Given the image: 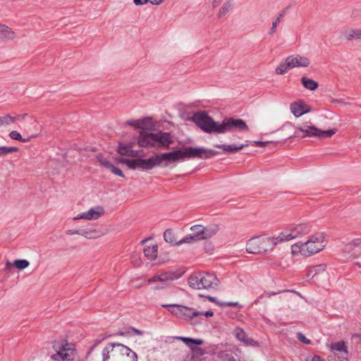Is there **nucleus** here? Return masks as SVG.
Listing matches in <instances>:
<instances>
[{
  "instance_id": "obj_62",
  "label": "nucleus",
  "mask_w": 361,
  "mask_h": 361,
  "mask_svg": "<svg viewBox=\"0 0 361 361\" xmlns=\"http://www.w3.org/2000/svg\"><path fill=\"white\" fill-rule=\"evenodd\" d=\"M312 361H323L321 357L318 355H314L312 359Z\"/></svg>"
},
{
  "instance_id": "obj_24",
  "label": "nucleus",
  "mask_w": 361,
  "mask_h": 361,
  "mask_svg": "<svg viewBox=\"0 0 361 361\" xmlns=\"http://www.w3.org/2000/svg\"><path fill=\"white\" fill-rule=\"evenodd\" d=\"M176 339L182 341L184 343H185L191 349L193 348L192 345H200L203 344V341L202 339H195L192 338L183 337V336H176Z\"/></svg>"
},
{
  "instance_id": "obj_35",
  "label": "nucleus",
  "mask_w": 361,
  "mask_h": 361,
  "mask_svg": "<svg viewBox=\"0 0 361 361\" xmlns=\"http://www.w3.org/2000/svg\"><path fill=\"white\" fill-rule=\"evenodd\" d=\"M291 69L289 62L285 61L284 63H281L275 70V72L278 75L284 74L288 70Z\"/></svg>"
},
{
  "instance_id": "obj_23",
  "label": "nucleus",
  "mask_w": 361,
  "mask_h": 361,
  "mask_svg": "<svg viewBox=\"0 0 361 361\" xmlns=\"http://www.w3.org/2000/svg\"><path fill=\"white\" fill-rule=\"evenodd\" d=\"M214 355L224 361H236L234 357V352L231 349H226L224 350H221L216 353H214Z\"/></svg>"
},
{
  "instance_id": "obj_1",
  "label": "nucleus",
  "mask_w": 361,
  "mask_h": 361,
  "mask_svg": "<svg viewBox=\"0 0 361 361\" xmlns=\"http://www.w3.org/2000/svg\"><path fill=\"white\" fill-rule=\"evenodd\" d=\"M137 143L142 147L169 148L173 143V137L170 133L160 130L151 133L143 130L140 133Z\"/></svg>"
},
{
  "instance_id": "obj_48",
  "label": "nucleus",
  "mask_w": 361,
  "mask_h": 361,
  "mask_svg": "<svg viewBox=\"0 0 361 361\" xmlns=\"http://www.w3.org/2000/svg\"><path fill=\"white\" fill-rule=\"evenodd\" d=\"M109 336H104V335H99L97 338L94 341V346L98 345L99 343H101L103 340L107 338Z\"/></svg>"
},
{
  "instance_id": "obj_36",
  "label": "nucleus",
  "mask_w": 361,
  "mask_h": 361,
  "mask_svg": "<svg viewBox=\"0 0 361 361\" xmlns=\"http://www.w3.org/2000/svg\"><path fill=\"white\" fill-rule=\"evenodd\" d=\"M126 124L128 126H133L136 128L142 129L143 130L144 128H145L146 121L144 120H142V121L133 120V121H128L126 122Z\"/></svg>"
},
{
  "instance_id": "obj_15",
  "label": "nucleus",
  "mask_w": 361,
  "mask_h": 361,
  "mask_svg": "<svg viewBox=\"0 0 361 361\" xmlns=\"http://www.w3.org/2000/svg\"><path fill=\"white\" fill-rule=\"evenodd\" d=\"M192 233L187 235L183 239L179 240L178 244L194 243L198 240H204V226L202 225H195L190 227Z\"/></svg>"
},
{
  "instance_id": "obj_21",
  "label": "nucleus",
  "mask_w": 361,
  "mask_h": 361,
  "mask_svg": "<svg viewBox=\"0 0 361 361\" xmlns=\"http://www.w3.org/2000/svg\"><path fill=\"white\" fill-rule=\"evenodd\" d=\"M247 146H248L247 144H241L239 145H219V144L214 145V147L216 148L221 149L225 152H228V153H232V154L237 152L238 151L242 149L243 148H244L245 147H247Z\"/></svg>"
},
{
  "instance_id": "obj_8",
  "label": "nucleus",
  "mask_w": 361,
  "mask_h": 361,
  "mask_svg": "<svg viewBox=\"0 0 361 361\" xmlns=\"http://www.w3.org/2000/svg\"><path fill=\"white\" fill-rule=\"evenodd\" d=\"M192 121L203 131L219 133L220 123L215 122L205 111H197L192 116Z\"/></svg>"
},
{
  "instance_id": "obj_20",
  "label": "nucleus",
  "mask_w": 361,
  "mask_h": 361,
  "mask_svg": "<svg viewBox=\"0 0 361 361\" xmlns=\"http://www.w3.org/2000/svg\"><path fill=\"white\" fill-rule=\"evenodd\" d=\"M234 335L238 341L244 343L247 345H257V342L251 338H249L244 330L240 328H235L234 329Z\"/></svg>"
},
{
  "instance_id": "obj_22",
  "label": "nucleus",
  "mask_w": 361,
  "mask_h": 361,
  "mask_svg": "<svg viewBox=\"0 0 361 361\" xmlns=\"http://www.w3.org/2000/svg\"><path fill=\"white\" fill-rule=\"evenodd\" d=\"M143 252L147 259L153 261L157 259L158 254V245L152 244L144 248Z\"/></svg>"
},
{
  "instance_id": "obj_34",
  "label": "nucleus",
  "mask_w": 361,
  "mask_h": 361,
  "mask_svg": "<svg viewBox=\"0 0 361 361\" xmlns=\"http://www.w3.org/2000/svg\"><path fill=\"white\" fill-rule=\"evenodd\" d=\"M17 121V117L6 114L4 116H0V127L5 125H9Z\"/></svg>"
},
{
  "instance_id": "obj_4",
  "label": "nucleus",
  "mask_w": 361,
  "mask_h": 361,
  "mask_svg": "<svg viewBox=\"0 0 361 361\" xmlns=\"http://www.w3.org/2000/svg\"><path fill=\"white\" fill-rule=\"evenodd\" d=\"M219 283V281L214 274L207 272L194 274L188 278L189 286L197 290H216Z\"/></svg>"
},
{
  "instance_id": "obj_61",
  "label": "nucleus",
  "mask_w": 361,
  "mask_h": 361,
  "mask_svg": "<svg viewBox=\"0 0 361 361\" xmlns=\"http://www.w3.org/2000/svg\"><path fill=\"white\" fill-rule=\"evenodd\" d=\"M133 331L135 332V334L142 336L143 335V332L139 329H136L135 328H133Z\"/></svg>"
},
{
  "instance_id": "obj_49",
  "label": "nucleus",
  "mask_w": 361,
  "mask_h": 361,
  "mask_svg": "<svg viewBox=\"0 0 361 361\" xmlns=\"http://www.w3.org/2000/svg\"><path fill=\"white\" fill-rule=\"evenodd\" d=\"M192 350L200 355H203L204 353V350L200 348H192Z\"/></svg>"
},
{
  "instance_id": "obj_53",
  "label": "nucleus",
  "mask_w": 361,
  "mask_h": 361,
  "mask_svg": "<svg viewBox=\"0 0 361 361\" xmlns=\"http://www.w3.org/2000/svg\"><path fill=\"white\" fill-rule=\"evenodd\" d=\"M202 312V314L201 316H205L207 317H212L214 315V312L212 311V310H208V311H206L205 312ZM200 315H199L198 317H200Z\"/></svg>"
},
{
  "instance_id": "obj_41",
  "label": "nucleus",
  "mask_w": 361,
  "mask_h": 361,
  "mask_svg": "<svg viewBox=\"0 0 361 361\" xmlns=\"http://www.w3.org/2000/svg\"><path fill=\"white\" fill-rule=\"evenodd\" d=\"M18 148L16 147L0 146V156L6 155L9 153L16 152Z\"/></svg>"
},
{
  "instance_id": "obj_13",
  "label": "nucleus",
  "mask_w": 361,
  "mask_h": 361,
  "mask_svg": "<svg viewBox=\"0 0 361 361\" xmlns=\"http://www.w3.org/2000/svg\"><path fill=\"white\" fill-rule=\"evenodd\" d=\"M164 307H169V310L177 317L183 318L186 320H192L194 318L202 315V312L197 311L192 307H188L179 305H163Z\"/></svg>"
},
{
  "instance_id": "obj_18",
  "label": "nucleus",
  "mask_w": 361,
  "mask_h": 361,
  "mask_svg": "<svg viewBox=\"0 0 361 361\" xmlns=\"http://www.w3.org/2000/svg\"><path fill=\"white\" fill-rule=\"evenodd\" d=\"M290 109L295 116L299 117L304 114L310 112L311 108L304 101L299 99L290 104Z\"/></svg>"
},
{
  "instance_id": "obj_43",
  "label": "nucleus",
  "mask_w": 361,
  "mask_h": 361,
  "mask_svg": "<svg viewBox=\"0 0 361 361\" xmlns=\"http://www.w3.org/2000/svg\"><path fill=\"white\" fill-rule=\"evenodd\" d=\"M297 338L302 343L307 344V345L311 343V341L310 339L307 338L305 336V335L302 334V333H298Z\"/></svg>"
},
{
  "instance_id": "obj_64",
  "label": "nucleus",
  "mask_w": 361,
  "mask_h": 361,
  "mask_svg": "<svg viewBox=\"0 0 361 361\" xmlns=\"http://www.w3.org/2000/svg\"><path fill=\"white\" fill-rule=\"evenodd\" d=\"M357 39H361V29H357Z\"/></svg>"
},
{
  "instance_id": "obj_12",
  "label": "nucleus",
  "mask_w": 361,
  "mask_h": 361,
  "mask_svg": "<svg viewBox=\"0 0 361 361\" xmlns=\"http://www.w3.org/2000/svg\"><path fill=\"white\" fill-rule=\"evenodd\" d=\"M119 162L126 164L130 169H137L142 171H149L156 167L154 156L146 159L141 158L134 159L121 158Z\"/></svg>"
},
{
  "instance_id": "obj_45",
  "label": "nucleus",
  "mask_w": 361,
  "mask_h": 361,
  "mask_svg": "<svg viewBox=\"0 0 361 361\" xmlns=\"http://www.w3.org/2000/svg\"><path fill=\"white\" fill-rule=\"evenodd\" d=\"M326 268L325 264H319L313 267L312 270H310V273L314 272V275L316 274V273L318 271H324Z\"/></svg>"
},
{
  "instance_id": "obj_42",
  "label": "nucleus",
  "mask_w": 361,
  "mask_h": 361,
  "mask_svg": "<svg viewBox=\"0 0 361 361\" xmlns=\"http://www.w3.org/2000/svg\"><path fill=\"white\" fill-rule=\"evenodd\" d=\"M97 161L105 168L107 167V166L109 164V161L106 160L102 154H97Z\"/></svg>"
},
{
  "instance_id": "obj_30",
  "label": "nucleus",
  "mask_w": 361,
  "mask_h": 361,
  "mask_svg": "<svg viewBox=\"0 0 361 361\" xmlns=\"http://www.w3.org/2000/svg\"><path fill=\"white\" fill-rule=\"evenodd\" d=\"M164 238L166 242L170 243H174L175 245H179L178 244L179 241H177L176 238V235L172 229H166L164 233Z\"/></svg>"
},
{
  "instance_id": "obj_27",
  "label": "nucleus",
  "mask_w": 361,
  "mask_h": 361,
  "mask_svg": "<svg viewBox=\"0 0 361 361\" xmlns=\"http://www.w3.org/2000/svg\"><path fill=\"white\" fill-rule=\"evenodd\" d=\"M301 82L306 89L311 91L317 90L319 86L316 81L305 76L302 77Z\"/></svg>"
},
{
  "instance_id": "obj_16",
  "label": "nucleus",
  "mask_w": 361,
  "mask_h": 361,
  "mask_svg": "<svg viewBox=\"0 0 361 361\" xmlns=\"http://www.w3.org/2000/svg\"><path fill=\"white\" fill-rule=\"evenodd\" d=\"M343 251L346 255H350L353 259L361 257V238H357L345 244Z\"/></svg>"
},
{
  "instance_id": "obj_10",
  "label": "nucleus",
  "mask_w": 361,
  "mask_h": 361,
  "mask_svg": "<svg viewBox=\"0 0 361 361\" xmlns=\"http://www.w3.org/2000/svg\"><path fill=\"white\" fill-rule=\"evenodd\" d=\"M181 149L183 160L195 158L207 159L219 154L217 151L203 147H183Z\"/></svg>"
},
{
  "instance_id": "obj_40",
  "label": "nucleus",
  "mask_w": 361,
  "mask_h": 361,
  "mask_svg": "<svg viewBox=\"0 0 361 361\" xmlns=\"http://www.w3.org/2000/svg\"><path fill=\"white\" fill-rule=\"evenodd\" d=\"M161 282H165L167 281H173L176 279V274L173 272H164L160 274Z\"/></svg>"
},
{
  "instance_id": "obj_2",
  "label": "nucleus",
  "mask_w": 361,
  "mask_h": 361,
  "mask_svg": "<svg viewBox=\"0 0 361 361\" xmlns=\"http://www.w3.org/2000/svg\"><path fill=\"white\" fill-rule=\"evenodd\" d=\"M103 361H137V354L126 345L109 343L102 350Z\"/></svg>"
},
{
  "instance_id": "obj_63",
  "label": "nucleus",
  "mask_w": 361,
  "mask_h": 361,
  "mask_svg": "<svg viewBox=\"0 0 361 361\" xmlns=\"http://www.w3.org/2000/svg\"><path fill=\"white\" fill-rule=\"evenodd\" d=\"M27 114H20V115H18L17 116V120H21V119H23Z\"/></svg>"
},
{
  "instance_id": "obj_52",
  "label": "nucleus",
  "mask_w": 361,
  "mask_h": 361,
  "mask_svg": "<svg viewBox=\"0 0 361 361\" xmlns=\"http://www.w3.org/2000/svg\"><path fill=\"white\" fill-rule=\"evenodd\" d=\"M268 142H263V141H255V145L258 147H265Z\"/></svg>"
},
{
  "instance_id": "obj_39",
  "label": "nucleus",
  "mask_w": 361,
  "mask_h": 361,
  "mask_svg": "<svg viewBox=\"0 0 361 361\" xmlns=\"http://www.w3.org/2000/svg\"><path fill=\"white\" fill-rule=\"evenodd\" d=\"M30 262L27 259H16L13 262V265L19 270H23L27 268Z\"/></svg>"
},
{
  "instance_id": "obj_58",
  "label": "nucleus",
  "mask_w": 361,
  "mask_h": 361,
  "mask_svg": "<svg viewBox=\"0 0 361 361\" xmlns=\"http://www.w3.org/2000/svg\"><path fill=\"white\" fill-rule=\"evenodd\" d=\"M335 102L342 104V105H350V103L344 102L343 99H336Z\"/></svg>"
},
{
  "instance_id": "obj_19",
  "label": "nucleus",
  "mask_w": 361,
  "mask_h": 361,
  "mask_svg": "<svg viewBox=\"0 0 361 361\" xmlns=\"http://www.w3.org/2000/svg\"><path fill=\"white\" fill-rule=\"evenodd\" d=\"M16 37V35L11 27L0 23V41H12Z\"/></svg>"
},
{
  "instance_id": "obj_14",
  "label": "nucleus",
  "mask_w": 361,
  "mask_h": 361,
  "mask_svg": "<svg viewBox=\"0 0 361 361\" xmlns=\"http://www.w3.org/2000/svg\"><path fill=\"white\" fill-rule=\"evenodd\" d=\"M154 159L156 166H160L164 162V165L166 166L169 163L176 162L180 160L183 161L182 149H177L166 153L156 154L154 155Z\"/></svg>"
},
{
  "instance_id": "obj_60",
  "label": "nucleus",
  "mask_w": 361,
  "mask_h": 361,
  "mask_svg": "<svg viewBox=\"0 0 361 361\" xmlns=\"http://www.w3.org/2000/svg\"><path fill=\"white\" fill-rule=\"evenodd\" d=\"M221 1H222V0H214V1H212V6H213V7H216V6H218L221 4Z\"/></svg>"
},
{
  "instance_id": "obj_7",
  "label": "nucleus",
  "mask_w": 361,
  "mask_h": 361,
  "mask_svg": "<svg viewBox=\"0 0 361 361\" xmlns=\"http://www.w3.org/2000/svg\"><path fill=\"white\" fill-rule=\"evenodd\" d=\"M305 243L304 256L310 257L322 251L326 245L324 233L312 235Z\"/></svg>"
},
{
  "instance_id": "obj_26",
  "label": "nucleus",
  "mask_w": 361,
  "mask_h": 361,
  "mask_svg": "<svg viewBox=\"0 0 361 361\" xmlns=\"http://www.w3.org/2000/svg\"><path fill=\"white\" fill-rule=\"evenodd\" d=\"M219 230L217 224H212L207 227H204V240L208 239L214 235Z\"/></svg>"
},
{
  "instance_id": "obj_50",
  "label": "nucleus",
  "mask_w": 361,
  "mask_h": 361,
  "mask_svg": "<svg viewBox=\"0 0 361 361\" xmlns=\"http://www.w3.org/2000/svg\"><path fill=\"white\" fill-rule=\"evenodd\" d=\"M157 281H160V282H161V276H160V274H159V275L154 276H153L152 278H151V279H149V283H154V282H157Z\"/></svg>"
},
{
  "instance_id": "obj_32",
  "label": "nucleus",
  "mask_w": 361,
  "mask_h": 361,
  "mask_svg": "<svg viewBox=\"0 0 361 361\" xmlns=\"http://www.w3.org/2000/svg\"><path fill=\"white\" fill-rule=\"evenodd\" d=\"M80 235L88 238V239H94L97 238L98 235V232L96 230L93 229H81Z\"/></svg>"
},
{
  "instance_id": "obj_59",
  "label": "nucleus",
  "mask_w": 361,
  "mask_h": 361,
  "mask_svg": "<svg viewBox=\"0 0 361 361\" xmlns=\"http://www.w3.org/2000/svg\"><path fill=\"white\" fill-rule=\"evenodd\" d=\"M207 298L209 300V301H212L213 302H215L216 304H218L219 305V303H221L220 302H218L215 298L214 297H212V296H207Z\"/></svg>"
},
{
  "instance_id": "obj_47",
  "label": "nucleus",
  "mask_w": 361,
  "mask_h": 361,
  "mask_svg": "<svg viewBox=\"0 0 361 361\" xmlns=\"http://www.w3.org/2000/svg\"><path fill=\"white\" fill-rule=\"evenodd\" d=\"M219 306L221 307H236L238 306V302H223L219 303Z\"/></svg>"
},
{
  "instance_id": "obj_33",
  "label": "nucleus",
  "mask_w": 361,
  "mask_h": 361,
  "mask_svg": "<svg viewBox=\"0 0 361 361\" xmlns=\"http://www.w3.org/2000/svg\"><path fill=\"white\" fill-rule=\"evenodd\" d=\"M231 7H232L231 0H227L223 4V6L221 7L219 12L218 13V17L221 18V17L225 16L226 13H228V11L231 8Z\"/></svg>"
},
{
  "instance_id": "obj_5",
  "label": "nucleus",
  "mask_w": 361,
  "mask_h": 361,
  "mask_svg": "<svg viewBox=\"0 0 361 361\" xmlns=\"http://www.w3.org/2000/svg\"><path fill=\"white\" fill-rule=\"evenodd\" d=\"M310 231L311 226L307 223L293 224L288 225L277 237L281 243L301 238L308 234Z\"/></svg>"
},
{
  "instance_id": "obj_46",
  "label": "nucleus",
  "mask_w": 361,
  "mask_h": 361,
  "mask_svg": "<svg viewBox=\"0 0 361 361\" xmlns=\"http://www.w3.org/2000/svg\"><path fill=\"white\" fill-rule=\"evenodd\" d=\"M78 219H87L90 220V218L88 215L87 212L82 213L78 214L77 216L73 218V220H78Z\"/></svg>"
},
{
  "instance_id": "obj_3",
  "label": "nucleus",
  "mask_w": 361,
  "mask_h": 361,
  "mask_svg": "<svg viewBox=\"0 0 361 361\" xmlns=\"http://www.w3.org/2000/svg\"><path fill=\"white\" fill-rule=\"evenodd\" d=\"M279 243L278 237L256 236L246 243V250L251 254L266 253Z\"/></svg>"
},
{
  "instance_id": "obj_37",
  "label": "nucleus",
  "mask_w": 361,
  "mask_h": 361,
  "mask_svg": "<svg viewBox=\"0 0 361 361\" xmlns=\"http://www.w3.org/2000/svg\"><path fill=\"white\" fill-rule=\"evenodd\" d=\"M9 137L12 139V140H18V141H20V142H27L30 140V138L28 137V138H23L21 135L16 130H13L11 131L10 133H9Z\"/></svg>"
},
{
  "instance_id": "obj_6",
  "label": "nucleus",
  "mask_w": 361,
  "mask_h": 361,
  "mask_svg": "<svg viewBox=\"0 0 361 361\" xmlns=\"http://www.w3.org/2000/svg\"><path fill=\"white\" fill-rule=\"evenodd\" d=\"M295 137H331L336 132V129H330L322 130L312 125L303 123L295 127Z\"/></svg>"
},
{
  "instance_id": "obj_38",
  "label": "nucleus",
  "mask_w": 361,
  "mask_h": 361,
  "mask_svg": "<svg viewBox=\"0 0 361 361\" xmlns=\"http://www.w3.org/2000/svg\"><path fill=\"white\" fill-rule=\"evenodd\" d=\"M303 248L305 247V243H295L291 246L292 253L295 255L298 253H300L302 256H304Z\"/></svg>"
},
{
  "instance_id": "obj_54",
  "label": "nucleus",
  "mask_w": 361,
  "mask_h": 361,
  "mask_svg": "<svg viewBox=\"0 0 361 361\" xmlns=\"http://www.w3.org/2000/svg\"><path fill=\"white\" fill-rule=\"evenodd\" d=\"M114 174H116L120 177H122V178L125 177L123 171L119 168H117L116 170H115Z\"/></svg>"
},
{
  "instance_id": "obj_44",
  "label": "nucleus",
  "mask_w": 361,
  "mask_h": 361,
  "mask_svg": "<svg viewBox=\"0 0 361 361\" xmlns=\"http://www.w3.org/2000/svg\"><path fill=\"white\" fill-rule=\"evenodd\" d=\"M345 343L341 341V342H337L336 343L334 344L333 345V348L334 350H337V351H343L345 350Z\"/></svg>"
},
{
  "instance_id": "obj_9",
  "label": "nucleus",
  "mask_w": 361,
  "mask_h": 361,
  "mask_svg": "<svg viewBox=\"0 0 361 361\" xmlns=\"http://www.w3.org/2000/svg\"><path fill=\"white\" fill-rule=\"evenodd\" d=\"M53 347L57 353L51 356L52 359L56 360V356H59L62 361H78L76 359L77 353L73 344L66 341L62 343L55 342Z\"/></svg>"
},
{
  "instance_id": "obj_56",
  "label": "nucleus",
  "mask_w": 361,
  "mask_h": 361,
  "mask_svg": "<svg viewBox=\"0 0 361 361\" xmlns=\"http://www.w3.org/2000/svg\"><path fill=\"white\" fill-rule=\"evenodd\" d=\"M106 169H108L109 171H111L113 173H114L115 170H116L117 167H116L112 164L109 163V164L107 166Z\"/></svg>"
},
{
  "instance_id": "obj_28",
  "label": "nucleus",
  "mask_w": 361,
  "mask_h": 361,
  "mask_svg": "<svg viewBox=\"0 0 361 361\" xmlns=\"http://www.w3.org/2000/svg\"><path fill=\"white\" fill-rule=\"evenodd\" d=\"M118 152L123 156L135 157L137 153L132 149V146L129 145H119Z\"/></svg>"
},
{
  "instance_id": "obj_17",
  "label": "nucleus",
  "mask_w": 361,
  "mask_h": 361,
  "mask_svg": "<svg viewBox=\"0 0 361 361\" xmlns=\"http://www.w3.org/2000/svg\"><path fill=\"white\" fill-rule=\"evenodd\" d=\"M286 61L289 62L291 69L297 67H308L310 64V60L305 56L300 55H291L286 58Z\"/></svg>"
},
{
  "instance_id": "obj_51",
  "label": "nucleus",
  "mask_w": 361,
  "mask_h": 361,
  "mask_svg": "<svg viewBox=\"0 0 361 361\" xmlns=\"http://www.w3.org/2000/svg\"><path fill=\"white\" fill-rule=\"evenodd\" d=\"M80 233H81V229H79V230H68L66 231V233L68 234V235H75V234L80 235Z\"/></svg>"
},
{
  "instance_id": "obj_29",
  "label": "nucleus",
  "mask_w": 361,
  "mask_h": 361,
  "mask_svg": "<svg viewBox=\"0 0 361 361\" xmlns=\"http://www.w3.org/2000/svg\"><path fill=\"white\" fill-rule=\"evenodd\" d=\"M288 10V7L283 8L281 12L278 15V16L274 19V20L273 21L272 23V26L270 29V30L269 31V35H273L276 31V27H277V25L279 23H281L283 16L285 15V13H286Z\"/></svg>"
},
{
  "instance_id": "obj_55",
  "label": "nucleus",
  "mask_w": 361,
  "mask_h": 361,
  "mask_svg": "<svg viewBox=\"0 0 361 361\" xmlns=\"http://www.w3.org/2000/svg\"><path fill=\"white\" fill-rule=\"evenodd\" d=\"M11 268H12L11 262H10L8 260H7L6 262V266H5L4 269L6 271H11Z\"/></svg>"
},
{
  "instance_id": "obj_11",
  "label": "nucleus",
  "mask_w": 361,
  "mask_h": 361,
  "mask_svg": "<svg viewBox=\"0 0 361 361\" xmlns=\"http://www.w3.org/2000/svg\"><path fill=\"white\" fill-rule=\"evenodd\" d=\"M249 128L246 123L240 118L233 117L225 118L220 123L219 133H224L229 131H248Z\"/></svg>"
},
{
  "instance_id": "obj_31",
  "label": "nucleus",
  "mask_w": 361,
  "mask_h": 361,
  "mask_svg": "<svg viewBox=\"0 0 361 361\" xmlns=\"http://www.w3.org/2000/svg\"><path fill=\"white\" fill-rule=\"evenodd\" d=\"M357 28H351L343 32V35L348 41L357 39Z\"/></svg>"
},
{
  "instance_id": "obj_57",
  "label": "nucleus",
  "mask_w": 361,
  "mask_h": 361,
  "mask_svg": "<svg viewBox=\"0 0 361 361\" xmlns=\"http://www.w3.org/2000/svg\"><path fill=\"white\" fill-rule=\"evenodd\" d=\"M149 2L153 5H159L163 2V0H150Z\"/></svg>"
},
{
  "instance_id": "obj_25",
  "label": "nucleus",
  "mask_w": 361,
  "mask_h": 361,
  "mask_svg": "<svg viewBox=\"0 0 361 361\" xmlns=\"http://www.w3.org/2000/svg\"><path fill=\"white\" fill-rule=\"evenodd\" d=\"M87 213L90 218V220H96L104 214V210L103 207L98 206V207L90 209L87 211Z\"/></svg>"
}]
</instances>
